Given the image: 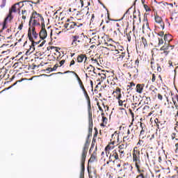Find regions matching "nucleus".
<instances>
[{
	"label": "nucleus",
	"instance_id": "ea45409f",
	"mask_svg": "<svg viewBox=\"0 0 178 178\" xmlns=\"http://www.w3.org/2000/svg\"><path fill=\"white\" fill-rule=\"evenodd\" d=\"M17 8H16V4L13 5L9 10V13H16L17 12Z\"/></svg>",
	"mask_w": 178,
	"mask_h": 178
},
{
	"label": "nucleus",
	"instance_id": "b1692460",
	"mask_svg": "<svg viewBox=\"0 0 178 178\" xmlns=\"http://www.w3.org/2000/svg\"><path fill=\"white\" fill-rule=\"evenodd\" d=\"M163 40L165 41L164 44H170V42L173 40V36L170 34L164 35Z\"/></svg>",
	"mask_w": 178,
	"mask_h": 178
},
{
	"label": "nucleus",
	"instance_id": "393cba45",
	"mask_svg": "<svg viewBox=\"0 0 178 178\" xmlns=\"http://www.w3.org/2000/svg\"><path fill=\"white\" fill-rule=\"evenodd\" d=\"M139 138H149V135L147 136V129L143 128V129L140 130Z\"/></svg>",
	"mask_w": 178,
	"mask_h": 178
},
{
	"label": "nucleus",
	"instance_id": "9d476101",
	"mask_svg": "<svg viewBox=\"0 0 178 178\" xmlns=\"http://www.w3.org/2000/svg\"><path fill=\"white\" fill-rule=\"evenodd\" d=\"M81 90L83 92L84 96L88 102V113H92V109L91 108V99H90V96L86 90V88H82Z\"/></svg>",
	"mask_w": 178,
	"mask_h": 178
},
{
	"label": "nucleus",
	"instance_id": "7c9ffc66",
	"mask_svg": "<svg viewBox=\"0 0 178 178\" xmlns=\"http://www.w3.org/2000/svg\"><path fill=\"white\" fill-rule=\"evenodd\" d=\"M86 73L89 75L91 74V73H95V67L91 65H89L86 68Z\"/></svg>",
	"mask_w": 178,
	"mask_h": 178
},
{
	"label": "nucleus",
	"instance_id": "a878e982",
	"mask_svg": "<svg viewBox=\"0 0 178 178\" xmlns=\"http://www.w3.org/2000/svg\"><path fill=\"white\" fill-rule=\"evenodd\" d=\"M145 138H139V140L137 143L136 145L138 147H147V143H145Z\"/></svg>",
	"mask_w": 178,
	"mask_h": 178
},
{
	"label": "nucleus",
	"instance_id": "4be33fe9",
	"mask_svg": "<svg viewBox=\"0 0 178 178\" xmlns=\"http://www.w3.org/2000/svg\"><path fill=\"white\" fill-rule=\"evenodd\" d=\"M76 60L78 63H83V62H87V56L86 54H80L77 56Z\"/></svg>",
	"mask_w": 178,
	"mask_h": 178
},
{
	"label": "nucleus",
	"instance_id": "f03ea898",
	"mask_svg": "<svg viewBox=\"0 0 178 178\" xmlns=\"http://www.w3.org/2000/svg\"><path fill=\"white\" fill-rule=\"evenodd\" d=\"M83 26H84V22H81V19H78L75 22L67 19L64 24V27L67 29V30H73V31L76 30H81Z\"/></svg>",
	"mask_w": 178,
	"mask_h": 178
},
{
	"label": "nucleus",
	"instance_id": "39448f33",
	"mask_svg": "<svg viewBox=\"0 0 178 178\" xmlns=\"http://www.w3.org/2000/svg\"><path fill=\"white\" fill-rule=\"evenodd\" d=\"M30 2H31V3H40V1H38L36 3L35 2H33L31 1H23L21 2H19L17 5H20V3H22V8L23 10H22V19L23 20H26V19L27 18V10H29V9H31V8H33V6L31 5V3H30Z\"/></svg>",
	"mask_w": 178,
	"mask_h": 178
},
{
	"label": "nucleus",
	"instance_id": "7ed1b4c3",
	"mask_svg": "<svg viewBox=\"0 0 178 178\" xmlns=\"http://www.w3.org/2000/svg\"><path fill=\"white\" fill-rule=\"evenodd\" d=\"M40 23L42 24H45L44 22V17L40 13H37V11H33L31 14L30 20H29V26H40Z\"/></svg>",
	"mask_w": 178,
	"mask_h": 178
},
{
	"label": "nucleus",
	"instance_id": "f257e3e1",
	"mask_svg": "<svg viewBox=\"0 0 178 178\" xmlns=\"http://www.w3.org/2000/svg\"><path fill=\"white\" fill-rule=\"evenodd\" d=\"M70 40L72 47L76 49H80V48L86 47L88 37L84 35V33H81V35H72Z\"/></svg>",
	"mask_w": 178,
	"mask_h": 178
},
{
	"label": "nucleus",
	"instance_id": "f8f14e48",
	"mask_svg": "<svg viewBox=\"0 0 178 178\" xmlns=\"http://www.w3.org/2000/svg\"><path fill=\"white\" fill-rule=\"evenodd\" d=\"M109 161L115 162V161H118L119 159V153L116 149L113 150V152L110 154L108 157Z\"/></svg>",
	"mask_w": 178,
	"mask_h": 178
},
{
	"label": "nucleus",
	"instance_id": "2eb2a0df",
	"mask_svg": "<svg viewBox=\"0 0 178 178\" xmlns=\"http://www.w3.org/2000/svg\"><path fill=\"white\" fill-rule=\"evenodd\" d=\"M115 144L113 143L112 142H110L105 147L104 151L106 152V156L108 158V154H111V149H113L115 148Z\"/></svg>",
	"mask_w": 178,
	"mask_h": 178
},
{
	"label": "nucleus",
	"instance_id": "ddd939ff",
	"mask_svg": "<svg viewBox=\"0 0 178 178\" xmlns=\"http://www.w3.org/2000/svg\"><path fill=\"white\" fill-rule=\"evenodd\" d=\"M47 35H48V33H47V30L45 29V24H42V29L39 33V37L41 40H45Z\"/></svg>",
	"mask_w": 178,
	"mask_h": 178
},
{
	"label": "nucleus",
	"instance_id": "c9c22d12",
	"mask_svg": "<svg viewBox=\"0 0 178 178\" xmlns=\"http://www.w3.org/2000/svg\"><path fill=\"white\" fill-rule=\"evenodd\" d=\"M158 77V74L153 73L152 74V83H156V81H159V80L156 79Z\"/></svg>",
	"mask_w": 178,
	"mask_h": 178
},
{
	"label": "nucleus",
	"instance_id": "de8ad7c7",
	"mask_svg": "<svg viewBox=\"0 0 178 178\" xmlns=\"http://www.w3.org/2000/svg\"><path fill=\"white\" fill-rule=\"evenodd\" d=\"M95 143H97V138H93L92 140V144H91V147H90V150L92 148H93L94 147H95Z\"/></svg>",
	"mask_w": 178,
	"mask_h": 178
},
{
	"label": "nucleus",
	"instance_id": "c03bdc74",
	"mask_svg": "<svg viewBox=\"0 0 178 178\" xmlns=\"http://www.w3.org/2000/svg\"><path fill=\"white\" fill-rule=\"evenodd\" d=\"M150 65L152 70H155V69H156V65H155V62L154 61V58H152V60H151Z\"/></svg>",
	"mask_w": 178,
	"mask_h": 178
},
{
	"label": "nucleus",
	"instance_id": "052dcab7",
	"mask_svg": "<svg viewBox=\"0 0 178 178\" xmlns=\"http://www.w3.org/2000/svg\"><path fill=\"white\" fill-rule=\"evenodd\" d=\"M138 65H140V60L137 58L135 61V67H138Z\"/></svg>",
	"mask_w": 178,
	"mask_h": 178
},
{
	"label": "nucleus",
	"instance_id": "a19ab883",
	"mask_svg": "<svg viewBox=\"0 0 178 178\" xmlns=\"http://www.w3.org/2000/svg\"><path fill=\"white\" fill-rule=\"evenodd\" d=\"M126 148H127V144L122 143L118 146L119 150H124Z\"/></svg>",
	"mask_w": 178,
	"mask_h": 178
},
{
	"label": "nucleus",
	"instance_id": "37998d69",
	"mask_svg": "<svg viewBox=\"0 0 178 178\" xmlns=\"http://www.w3.org/2000/svg\"><path fill=\"white\" fill-rule=\"evenodd\" d=\"M131 35H133V32L129 31L128 33H127V38L129 41V42H130V41H131Z\"/></svg>",
	"mask_w": 178,
	"mask_h": 178
},
{
	"label": "nucleus",
	"instance_id": "4c0bfd02",
	"mask_svg": "<svg viewBox=\"0 0 178 178\" xmlns=\"http://www.w3.org/2000/svg\"><path fill=\"white\" fill-rule=\"evenodd\" d=\"M124 56H126V53L121 52V53H120L119 55H118L117 60H123V58H124Z\"/></svg>",
	"mask_w": 178,
	"mask_h": 178
},
{
	"label": "nucleus",
	"instance_id": "5701e85b",
	"mask_svg": "<svg viewBox=\"0 0 178 178\" xmlns=\"http://www.w3.org/2000/svg\"><path fill=\"white\" fill-rule=\"evenodd\" d=\"M144 87H145V84L138 83L136 88V92H138V94H143V91L144 90Z\"/></svg>",
	"mask_w": 178,
	"mask_h": 178
},
{
	"label": "nucleus",
	"instance_id": "412c9836",
	"mask_svg": "<svg viewBox=\"0 0 178 178\" xmlns=\"http://www.w3.org/2000/svg\"><path fill=\"white\" fill-rule=\"evenodd\" d=\"M30 41L31 42V44H33L35 47V45H38V48H40L41 47H43L44 44H45V40H42V42H41V40L37 41V39H33L32 40H30ZM40 42L41 43L40 44Z\"/></svg>",
	"mask_w": 178,
	"mask_h": 178
},
{
	"label": "nucleus",
	"instance_id": "49530a36",
	"mask_svg": "<svg viewBox=\"0 0 178 178\" xmlns=\"http://www.w3.org/2000/svg\"><path fill=\"white\" fill-rule=\"evenodd\" d=\"M149 141L151 144H155V135H152L151 137L149 138Z\"/></svg>",
	"mask_w": 178,
	"mask_h": 178
},
{
	"label": "nucleus",
	"instance_id": "72a5a7b5",
	"mask_svg": "<svg viewBox=\"0 0 178 178\" xmlns=\"http://www.w3.org/2000/svg\"><path fill=\"white\" fill-rule=\"evenodd\" d=\"M102 122L100 126L102 127H105L106 124H108V118L106 117H103V118H102Z\"/></svg>",
	"mask_w": 178,
	"mask_h": 178
},
{
	"label": "nucleus",
	"instance_id": "c756f323",
	"mask_svg": "<svg viewBox=\"0 0 178 178\" xmlns=\"http://www.w3.org/2000/svg\"><path fill=\"white\" fill-rule=\"evenodd\" d=\"M72 74H74V76L76 77L79 84L81 88H84V85L83 84V81H81V79H80V76L76 73L75 72H71Z\"/></svg>",
	"mask_w": 178,
	"mask_h": 178
},
{
	"label": "nucleus",
	"instance_id": "69168bd1",
	"mask_svg": "<svg viewBox=\"0 0 178 178\" xmlns=\"http://www.w3.org/2000/svg\"><path fill=\"white\" fill-rule=\"evenodd\" d=\"M171 138L172 140H175V138H176V133H172L171 134Z\"/></svg>",
	"mask_w": 178,
	"mask_h": 178
},
{
	"label": "nucleus",
	"instance_id": "864d4df0",
	"mask_svg": "<svg viewBox=\"0 0 178 178\" xmlns=\"http://www.w3.org/2000/svg\"><path fill=\"white\" fill-rule=\"evenodd\" d=\"M5 6H6V0H2L0 7L2 8H5Z\"/></svg>",
	"mask_w": 178,
	"mask_h": 178
},
{
	"label": "nucleus",
	"instance_id": "dca6fc26",
	"mask_svg": "<svg viewBox=\"0 0 178 178\" xmlns=\"http://www.w3.org/2000/svg\"><path fill=\"white\" fill-rule=\"evenodd\" d=\"M88 122H89L88 133L89 134H91L92 133V127H93L92 113H88Z\"/></svg>",
	"mask_w": 178,
	"mask_h": 178
},
{
	"label": "nucleus",
	"instance_id": "cd10ccee",
	"mask_svg": "<svg viewBox=\"0 0 178 178\" xmlns=\"http://www.w3.org/2000/svg\"><path fill=\"white\" fill-rule=\"evenodd\" d=\"M13 19V16H12V13H9L8 16L5 18L3 24V29H5V26H6V23L8 22H10Z\"/></svg>",
	"mask_w": 178,
	"mask_h": 178
},
{
	"label": "nucleus",
	"instance_id": "8fccbe9b",
	"mask_svg": "<svg viewBox=\"0 0 178 178\" xmlns=\"http://www.w3.org/2000/svg\"><path fill=\"white\" fill-rule=\"evenodd\" d=\"M124 67H126L127 69H131L133 67V65H129V63H124L123 65Z\"/></svg>",
	"mask_w": 178,
	"mask_h": 178
},
{
	"label": "nucleus",
	"instance_id": "5fc2aeb1",
	"mask_svg": "<svg viewBox=\"0 0 178 178\" xmlns=\"http://www.w3.org/2000/svg\"><path fill=\"white\" fill-rule=\"evenodd\" d=\"M154 123L156 124V127H157V129H159V120L158 119V118H156L155 120H154Z\"/></svg>",
	"mask_w": 178,
	"mask_h": 178
},
{
	"label": "nucleus",
	"instance_id": "2f4dec72",
	"mask_svg": "<svg viewBox=\"0 0 178 178\" xmlns=\"http://www.w3.org/2000/svg\"><path fill=\"white\" fill-rule=\"evenodd\" d=\"M172 99L176 109H178V95H175L173 97H172Z\"/></svg>",
	"mask_w": 178,
	"mask_h": 178
},
{
	"label": "nucleus",
	"instance_id": "bb28decb",
	"mask_svg": "<svg viewBox=\"0 0 178 178\" xmlns=\"http://www.w3.org/2000/svg\"><path fill=\"white\" fill-rule=\"evenodd\" d=\"M157 35L160 37V38H158V40H159L158 45H159V46L163 45V39L162 38V37H163V35H165V33H163V31H161V32H159L157 33Z\"/></svg>",
	"mask_w": 178,
	"mask_h": 178
},
{
	"label": "nucleus",
	"instance_id": "0eeeda50",
	"mask_svg": "<svg viewBox=\"0 0 178 178\" xmlns=\"http://www.w3.org/2000/svg\"><path fill=\"white\" fill-rule=\"evenodd\" d=\"M173 49H175V45H172L170 43H164L160 48L161 54L163 56H168Z\"/></svg>",
	"mask_w": 178,
	"mask_h": 178
},
{
	"label": "nucleus",
	"instance_id": "774afa93",
	"mask_svg": "<svg viewBox=\"0 0 178 178\" xmlns=\"http://www.w3.org/2000/svg\"><path fill=\"white\" fill-rule=\"evenodd\" d=\"M175 131L178 132V121L177 122V124H176V125L175 127Z\"/></svg>",
	"mask_w": 178,
	"mask_h": 178
},
{
	"label": "nucleus",
	"instance_id": "603ef678",
	"mask_svg": "<svg viewBox=\"0 0 178 178\" xmlns=\"http://www.w3.org/2000/svg\"><path fill=\"white\" fill-rule=\"evenodd\" d=\"M65 62H66V60L65 59H62L60 61H59V67L63 66V65H65Z\"/></svg>",
	"mask_w": 178,
	"mask_h": 178
},
{
	"label": "nucleus",
	"instance_id": "1a4fd4ad",
	"mask_svg": "<svg viewBox=\"0 0 178 178\" xmlns=\"http://www.w3.org/2000/svg\"><path fill=\"white\" fill-rule=\"evenodd\" d=\"M154 21L157 24H159L161 29L163 30L165 29V22H163V19L161 17L158 15V13H154Z\"/></svg>",
	"mask_w": 178,
	"mask_h": 178
},
{
	"label": "nucleus",
	"instance_id": "4468645a",
	"mask_svg": "<svg viewBox=\"0 0 178 178\" xmlns=\"http://www.w3.org/2000/svg\"><path fill=\"white\" fill-rule=\"evenodd\" d=\"M123 170L126 175H129V173L133 171V165L129 163H125L123 165Z\"/></svg>",
	"mask_w": 178,
	"mask_h": 178
},
{
	"label": "nucleus",
	"instance_id": "338daca9",
	"mask_svg": "<svg viewBox=\"0 0 178 178\" xmlns=\"http://www.w3.org/2000/svg\"><path fill=\"white\" fill-rule=\"evenodd\" d=\"M175 154H178V143L175 144Z\"/></svg>",
	"mask_w": 178,
	"mask_h": 178
},
{
	"label": "nucleus",
	"instance_id": "20e7f679",
	"mask_svg": "<svg viewBox=\"0 0 178 178\" xmlns=\"http://www.w3.org/2000/svg\"><path fill=\"white\" fill-rule=\"evenodd\" d=\"M116 27H118L117 31H114L112 33V37L114 40H117L118 41H120L122 40V36L123 33H122V30L124 29V23L122 20H118V22L115 24Z\"/></svg>",
	"mask_w": 178,
	"mask_h": 178
},
{
	"label": "nucleus",
	"instance_id": "bf43d9fd",
	"mask_svg": "<svg viewBox=\"0 0 178 178\" xmlns=\"http://www.w3.org/2000/svg\"><path fill=\"white\" fill-rule=\"evenodd\" d=\"M157 98H158V99H159L160 101H162V99H163V96H162V95H161V93H158V94H157Z\"/></svg>",
	"mask_w": 178,
	"mask_h": 178
},
{
	"label": "nucleus",
	"instance_id": "c85d7f7f",
	"mask_svg": "<svg viewBox=\"0 0 178 178\" xmlns=\"http://www.w3.org/2000/svg\"><path fill=\"white\" fill-rule=\"evenodd\" d=\"M108 72L102 71V73H99V76H100V81H104L105 79H106L108 76Z\"/></svg>",
	"mask_w": 178,
	"mask_h": 178
},
{
	"label": "nucleus",
	"instance_id": "9b49d317",
	"mask_svg": "<svg viewBox=\"0 0 178 178\" xmlns=\"http://www.w3.org/2000/svg\"><path fill=\"white\" fill-rule=\"evenodd\" d=\"M118 105L119 106H122V108H129L130 106V101L126 97H121L118 100Z\"/></svg>",
	"mask_w": 178,
	"mask_h": 178
},
{
	"label": "nucleus",
	"instance_id": "58836bf2",
	"mask_svg": "<svg viewBox=\"0 0 178 178\" xmlns=\"http://www.w3.org/2000/svg\"><path fill=\"white\" fill-rule=\"evenodd\" d=\"M156 91H158V89L152 90L150 93L152 98H153V99H155L156 98V96L158 95V94L156 93Z\"/></svg>",
	"mask_w": 178,
	"mask_h": 178
},
{
	"label": "nucleus",
	"instance_id": "3c124183",
	"mask_svg": "<svg viewBox=\"0 0 178 178\" xmlns=\"http://www.w3.org/2000/svg\"><path fill=\"white\" fill-rule=\"evenodd\" d=\"M144 8L146 12H151V8L146 4H144Z\"/></svg>",
	"mask_w": 178,
	"mask_h": 178
},
{
	"label": "nucleus",
	"instance_id": "e433bc0d",
	"mask_svg": "<svg viewBox=\"0 0 178 178\" xmlns=\"http://www.w3.org/2000/svg\"><path fill=\"white\" fill-rule=\"evenodd\" d=\"M35 51V46L31 43V45L29 46V49L27 50V52H29V54H33Z\"/></svg>",
	"mask_w": 178,
	"mask_h": 178
},
{
	"label": "nucleus",
	"instance_id": "f3484780",
	"mask_svg": "<svg viewBox=\"0 0 178 178\" xmlns=\"http://www.w3.org/2000/svg\"><path fill=\"white\" fill-rule=\"evenodd\" d=\"M88 7L86 6L85 8H83L82 10H81L80 12L78 11L76 13V16H80V17H86L87 16V15H88Z\"/></svg>",
	"mask_w": 178,
	"mask_h": 178
},
{
	"label": "nucleus",
	"instance_id": "f704fd0d",
	"mask_svg": "<svg viewBox=\"0 0 178 178\" xmlns=\"http://www.w3.org/2000/svg\"><path fill=\"white\" fill-rule=\"evenodd\" d=\"M141 42L144 45V48H148V41H147V39L144 37L141 38Z\"/></svg>",
	"mask_w": 178,
	"mask_h": 178
},
{
	"label": "nucleus",
	"instance_id": "a18cd8bd",
	"mask_svg": "<svg viewBox=\"0 0 178 178\" xmlns=\"http://www.w3.org/2000/svg\"><path fill=\"white\" fill-rule=\"evenodd\" d=\"M106 88H108V86L106 85H103L101 88H100V90L102 91V92H106Z\"/></svg>",
	"mask_w": 178,
	"mask_h": 178
},
{
	"label": "nucleus",
	"instance_id": "e2e57ef3",
	"mask_svg": "<svg viewBox=\"0 0 178 178\" xmlns=\"http://www.w3.org/2000/svg\"><path fill=\"white\" fill-rule=\"evenodd\" d=\"M23 26H24V24H23V22H22V23L20 24V25L19 26V27H18V30H19V31H20L21 30H23Z\"/></svg>",
	"mask_w": 178,
	"mask_h": 178
},
{
	"label": "nucleus",
	"instance_id": "79ce46f5",
	"mask_svg": "<svg viewBox=\"0 0 178 178\" xmlns=\"http://www.w3.org/2000/svg\"><path fill=\"white\" fill-rule=\"evenodd\" d=\"M133 87H136V83L133 81L129 82L127 85V88H129V90H133Z\"/></svg>",
	"mask_w": 178,
	"mask_h": 178
},
{
	"label": "nucleus",
	"instance_id": "4d7b16f0",
	"mask_svg": "<svg viewBox=\"0 0 178 178\" xmlns=\"http://www.w3.org/2000/svg\"><path fill=\"white\" fill-rule=\"evenodd\" d=\"M101 155H102V159H104V161H106V159H105V156H106V152H102V154H101Z\"/></svg>",
	"mask_w": 178,
	"mask_h": 178
},
{
	"label": "nucleus",
	"instance_id": "6ab92c4d",
	"mask_svg": "<svg viewBox=\"0 0 178 178\" xmlns=\"http://www.w3.org/2000/svg\"><path fill=\"white\" fill-rule=\"evenodd\" d=\"M113 94H116L115 98L118 99V101L123 98V97H122V89H120L119 87L115 88V90L113 91Z\"/></svg>",
	"mask_w": 178,
	"mask_h": 178
},
{
	"label": "nucleus",
	"instance_id": "a211bd4d",
	"mask_svg": "<svg viewBox=\"0 0 178 178\" xmlns=\"http://www.w3.org/2000/svg\"><path fill=\"white\" fill-rule=\"evenodd\" d=\"M111 142L113 144H116V143H119V133L118 131H115L111 136Z\"/></svg>",
	"mask_w": 178,
	"mask_h": 178
},
{
	"label": "nucleus",
	"instance_id": "6e6d98bb",
	"mask_svg": "<svg viewBox=\"0 0 178 178\" xmlns=\"http://www.w3.org/2000/svg\"><path fill=\"white\" fill-rule=\"evenodd\" d=\"M118 152L120 153V158L124 156V150H118Z\"/></svg>",
	"mask_w": 178,
	"mask_h": 178
},
{
	"label": "nucleus",
	"instance_id": "0e129e2a",
	"mask_svg": "<svg viewBox=\"0 0 178 178\" xmlns=\"http://www.w3.org/2000/svg\"><path fill=\"white\" fill-rule=\"evenodd\" d=\"M58 67H59V64H56L54 67L52 68V71L54 70H56V69H58Z\"/></svg>",
	"mask_w": 178,
	"mask_h": 178
},
{
	"label": "nucleus",
	"instance_id": "6e6552de",
	"mask_svg": "<svg viewBox=\"0 0 178 178\" xmlns=\"http://www.w3.org/2000/svg\"><path fill=\"white\" fill-rule=\"evenodd\" d=\"M28 37L29 41H33V39L37 40V38H38V33H37L35 31V27L33 25L29 29Z\"/></svg>",
	"mask_w": 178,
	"mask_h": 178
},
{
	"label": "nucleus",
	"instance_id": "13d9d810",
	"mask_svg": "<svg viewBox=\"0 0 178 178\" xmlns=\"http://www.w3.org/2000/svg\"><path fill=\"white\" fill-rule=\"evenodd\" d=\"M91 60L92 63H96L97 65H99V63H98V60H97V58H92Z\"/></svg>",
	"mask_w": 178,
	"mask_h": 178
},
{
	"label": "nucleus",
	"instance_id": "680f3d73",
	"mask_svg": "<svg viewBox=\"0 0 178 178\" xmlns=\"http://www.w3.org/2000/svg\"><path fill=\"white\" fill-rule=\"evenodd\" d=\"M102 106L105 108V112H106V111H109V106H106L105 103H102Z\"/></svg>",
	"mask_w": 178,
	"mask_h": 178
},
{
	"label": "nucleus",
	"instance_id": "aec40b11",
	"mask_svg": "<svg viewBox=\"0 0 178 178\" xmlns=\"http://www.w3.org/2000/svg\"><path fill=\"white\" fill-rule=\"evenodd\" d=\"M97 161H98V156H97V150H95L91 154L90 159L88 160V163H92V162H97Z\"/></svg>",
	"mask_w": 178,
	"mask_h": 178
},
{
	"label": "nucleus",
	"instance_id": "09e8293b",
	"mask_svg": "<svg viewBox=\"0 0 178 178\" xmlns=\"http://www.w3.org/2000/svg\"><path fill=\"white\" fill-rule=\"evenodd\" d=\"M88 172L89 175V178H92V176H93L92 175H94L95 176V172L92 173V171L88 168Z\"/></svg>",
	"mask_w": 178,
	"mask_h": 178
},
{
	"label": "nucleus",
	"instance_id": "423d86ee",
	"mask_svg": "<svg viewBox=\"0 0 178 178\" xmlns=\"http://www.w3.org/2000/svg\"><path fill=\"white\" fill-rule=\"evenodd\" d=\"M87 145L85 146L84 148L82 149V154H81V175L80 178H84V170H85V166L84 164L86 163V159L87 158Z\"/></svg>",
	"mask_w": 178,
	"mask_h": 178
},
{
	"label": "nucleus",
	"instance_id": "473e14b6",
	"mask_svg": "<svg viewBox=\"0 0 178 178\" xmlns=\"http://www.w3.org/2000/svg\"><path fill=\"white\" fill-rule=\"evenodd\" d=\"M134 137V135L131 134V135H127L126 136H124L123 138V141H128V143H130V141H131V140H133Z\"/></svg>",
	"mask_w": 178,
	"mask_h": 178
}]
</instances>
